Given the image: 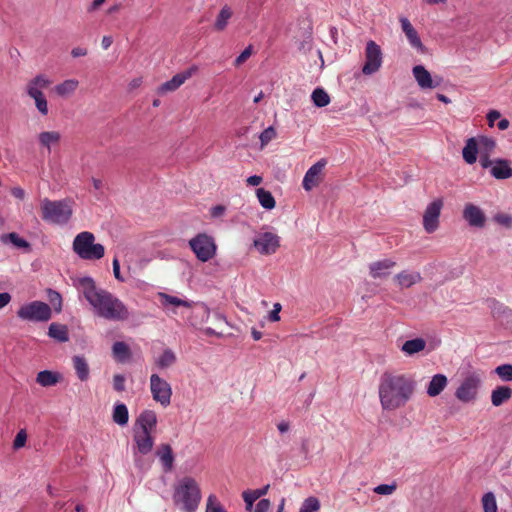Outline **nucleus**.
Returning a JSON list of instances; mask_svg holds the SVG:
<instances>
[{
	"label": "nucleus",
	"instance_id": "473e14b6",
	"mask_svg": "<svg viewBox=\"0 0 512 512\" xmlns=\"http://www.w3.org/2000/svg\"><path fill=\"white\" fill-rule=\"evenodd\" d=\"M232 15V9L228 5L223 6L216 17L214 29L219 32L225 30Z\"/></svg>",
	"mask_w": 512,
	"mask_h": 512
},
{
	"label": "nucleus",
	"instance_id": "72a5a7b5",
	"mask_svg": "<svg viewBox=\"0 0 512 512\" xmlns=\"http://www.w3.org/2000/svg\"><path fill=\"white\" fill-rule=\"evenodd\" d=\"M177 357L172 349L166 348L163 353L155 360V364L160 369H166L176 363Z\"/></svg>",
	"mask_w": 512,
	"mask_h": 512
},
{
	"label": "nucleus",
	"instance_id": "0e129e2a",
	"mask_svg": "<svg viewBox=\"0 0 512 512\" xmlns=\"http://www.w3.org/2000/svg\"><path fill=\"white\" fill-rule=\"evenodd\" d=\"M262 177L258 175H253L247 178L246 183L249 186H258L262 183Z\"/></svg>",
	"mask_w": 512,
	"mask_h": 512
},
{
	"label": "nucleus",
	"instance_id": "79ce46f5",
	"mask_svg": "<svg viewBox=\"0 0 512 512\" xmlns=\"http://www.w3.org/2000/svg\"><path fill=\"white\" fill-rule=\"evenodd\" d=\"M410 43V45L415 48L418 52L424 54L426 53V47L423 45L417 31L414 29L411 32L405 35Z\"/></svg>",
	"mask_w": 512,
	"mask_h": 512
},
{
	"label": "nucleus",
	"instance_id": "4d7b16f0",
	"mask_svg": "<svg viewBox=\"0 0 512 512\" xmlns=\"http://www.w3.org/2000/svg\"><path fill=\"white\" fill-rule=\"evenodd\" d=\"M271 507V503L268 499H261L252 512H268Z\"/></svg>",
	"mask_w": 512,
	"mask_h": 512
},
{
	"label": "nucleus",
	"instance_id": "4c0bfd02",
	"mask_svg": "<svg viewBox=\"0 0 512 512\" xmlns=\"http://www.w3.org/2000/svg\"><path fill=\"white\" fill-rule=\"evenodd\" d=\"M48 335L59 342H66L69 339L67 327L57 323L50 324Z\"/></svg>",
	"mask_w": 512,
	"mask_h": 512
},
{
	"label": "nucleus",
	"instance_id": "09e8293b",
	"mask_svg": "<svg viewBox=\"0 0 512 512\" xmlns=\"http://www.w3.org/2000/svg\"><path fill=\"white\" fill-rule=\"evenodd\" d=\"M276 137V131L275 129L270 126L266 128L261 134H260V141L262 147L267 145L270 141H272Z\"/></svg>",
	"mask_w": 512,
	"mask_h": 512
},
{
	"label": "nucleus",
	"instance_id": "7ed1b4c3",
	"mask_svg": "<svg viewBox=\"0 0 512 512\" xmlns=\"http://www.w3.org/2000/svg\"><path fill=\"white\" fill-rule=\"evenodd\" d=\"M201 498L199 484L192 477H183L174 488L173 502L183 512H195Z\"/></svg>",
	"mask_w": 512,
	"mask_h": 512
},
{
	"label": "nucleus",
	"instance_id": "13d9d810",
	"mask_svg": "<svg viewBox=\"0 0 512 512\" xmlns=\"http://www.w3.org/2000/svg\"><path fill=\"white\" fill-rule=\"evenodd\" d=\"M282 309V306L280 303H275L273 306V310L269 313V320L271 322H277L280 320V311Z\"/></svg>",
	"mask_w": 512,
	"mask_h": 512
},
{
	"label": "nucleus",
	"instance_id": "6e6552de",
	"mask_svg": "<svg viewBox=\"0 0 512 512\" xmlns=\"http://www.w3.org/2000/svg\"><path fill=\"white\" fill-rule=\"evenodd\" d=\"M481 379L478 375L467 376L455 391V397L463 403H471L477 399Z\"/></svg>",
	"mask_w": 512,
	"mask_h": 512
},
{
	"label": "nucleus",
	"instance_id": "393cba45",
	"mask_svg": "<svg viewBox=\"0 0 512 512\" xmlns=\"http://www.w3.org/2000/svg\"><path fill=\"white\" fill-rule=\"evenodd\" d=\"M269 490V485L264 486L260 489L245 490L242 493V498L245 502L246 511L252 512L253 504L256 500L266 495Z\"/></svg>",
	"mask_w": 512,
	"mask_h": 512
},
{
	"label": "nucleus",
	"instance_id": "bb28decb",
	"mask_svg": "<svg viewBox=\"0 0 512 512\" xmlns=\"http://www.w3.org/2000/svg\"><path fill=\"white\" fill-rule=\"evenodd\" d=\"M72 361L79 380L87 381L89 379L90 369L86 359L83 356L76 355L72 358Z\"/></svg>",
	"mask_w": 512,
	"mask_h": 512
},
{
	"label": "nucleus",
	"instance_id": "f8f14e48",
	"mask_svg": "<svg viewBox=\"0 0 512 512\" xmlns=\"http://www.w3.org/2000/svg\"><path fill=\"white\" fill-rule=\"evenodd\" d=\"M255 248L265 255L273 254L280 246V238L272 232L259 234L253 241Z\"/></svg>",
	"mask_w": 512,
	"mask_h": 512
},
{
	"label": "nucleus",
	"instance_id": "e433bc0d",
	"mask_svg": "<svg viewBox=\"0 0 512 512\" xmlns=\"http://www.w3.org/2000/svg\"><path fill=\"white\" fill-rule=\"evenodd\" d=\"M158 296H159L160 302H161L163 307H168V306L179 307V306H182V307L190 308L192 306V304L190 302H188L186 300H183V299H180V298H178L176 296H172V295L166 294V293H159Z\"/></svg>",
	"mask_w": 512,
	"mask_h": 512
},
{
	"label": "nucleus",
	"instance_id": "f704fd0d",
	"mask_svg": "<svg viewBox=\"0 0 512 512\" xmlns=\"http://www.w3.org/2000/svg\"><path fill=\"white\" fill-rule=\"evenodd\" d=\"M112 418L116 424L125 426L129 421V412L127 406L123 403H117L114 406Z\"/></svg>",
	"mask_w": 512,
	"mask_h": 512
},
{
	"label": "nucleus",
	"instance_id": "39448f33",
	"mask_svg": "<svg viewBox=\"0 0 512 512\" xmlns=\"http://www.w3.org/2000/svg\"><path fill=\"white\" fill-rule=\"evenodd\" d=\"M93 233L84 231L79 233L73 241L74 252L84 260H98L105 254V248L100 243H94Z\"/></svg>",
	"mask_w": 512,
	"mask_h": 512
},
{
	"label": "nucleus",
	"instance_id": "9b49d317",
	"mask_svg": "<svg viewBox=\"0 0 512 512\" xmlns=\"http://www.w3.org/2000/svg\"><path fill=\"white\" fill-rule=\"evenodd\" d=\"M441 198L432 201L425 209L423 214V227L427 233L435 232L439 227V217L443 208Z\"/></svg>",
	"mask_w": 512,
	"mask_h": 512
},
{
	"label": "nucleus",
	"instance_id": "8fccbe9b",
	"mask_svg": "<svg viewBox=\"0 0 512 512\" xmlns=\"http://www.w3.org/2000/svg\"><path fill=\"white\" fill-rule=\"evenodd\" d=\"M494 220L506 228L512 227V216L509 214L499 213L495 215Z\"/></svg>",
	"mask_w": 512,
	"mask_h": 512
},
{
	"label": "nucleus",
	"instance_id": "774afa93",
	"mask_svg": "<svg viewBox=\"0 0 512 512\" xmlns=\"http://www.w3.org/2000/svg\"><path fill=\"white\" fill-rule=\"evenodd\" d=\"M106 0H93V2L87 8L88 12H94L100 8L102 4L105 3Z\"/></svg>",
	"mask_w": 512,
	"mask_h": 512
},
{
	"label": "nucleus",
	"instance_id": "338daca9",
	"mask_svg": "<svg viewBox=\"0 0 512 512\" xmlns=\"http://www.w3.org/2000/svg\"><path fill=\"white\" fill-rule=\"evenodd\" d=\"M11 301V295L7 292L0 293V309L4 308Z\"/></svg>",
	"mask_w": 512,
	"mask_h": 512
},
{
	"label": "nucleus",
	"instance_id": "de8ad7c7",
	"mask_svg": "<svg viewBox=\"0 0 512 512\" xmlns=\"http://www.w3.org/2000/svg\"><path fill=\"white\" fill-rule=\"evenodd\" d=\"M205 512H227L217 497L213 494L209 495Z\"/></svg>",
	"mask_w": 512,
	"mask_h": 512
},
{
	"label": "nucleus",
	"instance_id": "aec40b11",
	"mask_svg": "<svg viewBox=\"0 0 512 512\" xmlns=\"http://www.w3.org/2000/svg\"><path fill=\"white\" fill-rule=\"evenodd\" d=\"M421 280L422 276L419 272H409L407 270L401 271L394 277V281L401 289L409 288L421 282Z\"/></svg>",
	"mask_w": 512,
	"mask_h": 512
},
{
	"label": "nucleus",
	"instance_id": "cd10ccee",
	"mask_svg": "<svg viewBox=\"0 0 512 512\" xmlns=\"http://www.w3.org/2000/svg\"><path fill=\"white\" fill-rule=\"evenodd\" d=\"M426 347V341L423 338L407 340L401 347V351L408 356H412L423 351Z\"/></svg>",
	"mask_w": 512,
	"mask_h": 512
},
{
	"label": "nucleus",
	"instance_id": "c756f323",
	"mask_svg": "<svg viewBox=\"0 0 512 512\" xmlns=\"http://www.w3.org/2000/svg\"><path fill=\"white\" fill-rule=\"evenodd\" d=\"M112 354L116 361L124 363L131 357V350L125 342L117 341L112 346Z\"/></svg>",
	"mask_w": 512,
	"mask_h": 512
},
{
	"label": "nucleus",
	"instance_id": "864d4df0",
	"mask_svg": "<svg viewBox=\"0 0 512 512\" xmlns=\"http://www.w3.org/2000/svg\"><path fill=\"white\" fill-rule=\"evenodd\" d=\"M396 490V485L381 484L374 488V492L380 495H390Z\"/></svg>",
	"mask_w": 512,
	"mask_h": 512
},
{
	"label": "nucleus",
	"instance_id": "f3484780",
	"mask_svg": "<svg viewBox=\"0 0 512 512\" xmlns=\"http://www.w3.org/2000/svg\"><path fill=\"white\" fill-rule=\"evenodd\" d=\"M463 218L470 226L482 228L485 225L486 217L484 212L476 205L468 203L463 210Z\"/></svg>",
	"mask_w": 512,
	"mask_h": 512
},
{
	"label": "nucleus",
	"instance_id": "e2e57ef3",
	"mask_svg": "<svg viewBox=\"0 0 512 512\" xmlns=\"http://www.w3.org/2000/svg\"><path fill=\"white\" fill-rule=\"evenodd\" d=\"M112 265H113V273H114L115 278H116L117 280H119V281L123 282V281H124V279H123V277L121 276V273H120V264H119V261H118V259H117V258H114Z\"/></svg>",
	"mask_w": 512,
	"mask_h": 512
},
{
	"label": "nucleus",
	"instance_id": "4be33fe9",
	"mask_svg": "<svg viewBox=\"0 0 512 512\" xmlns=\"http://www.w3.org/2000/svg\"><path fill=\"white\" fill-rule=\"evenodd\" d=\"M491 175L496 179H508L512 177V168L509 161L505 159H497L490 170Z\"/></svg>",
	"mask_w": 512,
	"mask_h": 512
},
{
	"label": "nucleus",
	"instance_id": "2f4dec72",
	"mask_svg": "<svg viewBox=\"0 0 512 512\" xmlns=\"http://www.w3.org/2000/svg\"><path fill=\"white\" fill-rule=\"evenodd\" d=\"M38 139L41 146L47 148L50 152L51 147L60 142L61 134L58 131H45L39 134Z\"/></svg>",
	"mask_w": 512,
	"mask_h": 512
},
{
	"label": "nucleus",
	"instance_id": "6e6d98bb",
	"mask_svg": "<svg viewBox=\"0 0 512 512\" xmlns=\"http://www.w3.org/2000/svg\"><path fill=\"white\" fill-rule=\"evenodd\" d=\"M26 440H27V434H26L25 430H20L17 433V435L14 439V442H13L14 449L22 448L25 445Z\"/></svg>",
	"mask_w": 512,
	"mask_h": 512
},
{
	"label": "nucleus",
	"instance_id": "603ef678",
	"mask_svg": "<svg viewBox=\"0 0 512 512\" xmlns=\"http://www.w3.org/2000/svg\"><path fill=\"white\" fill-rule=\"evenodd\" d=\"M252 55V46L249 45L248 47H246L242 53L235 59V62H234V65L236 67H239L240 65H242L243 63H245L248 58Z\"/></svg>",
	"mask_w": 512,
	"mask_h": 512
},
{
	"label": "nucleus",
	"instance_id": "9d476101",
	"mask_svg": "<svg viewBox=\"0 0 512 512\" xmlns=\"http://www.w3.org/2000/svg\"><path fill=\"white\" fill-rule=\"evenodd\" d=\"M150 389L153 399L163 406L170 404L172 389L170 384L157 374L150 377Z\"/></svg>",
	"mask_w": 512,
	"mask_h": 512
},
{
	"label": "nucleus",
	"instance_id": "4468645a",
	"mask_svg": "<svg viewBox=\"0 0 512 512\" xmlns=\"http://www.w3.org/2000/svg\"><path fill=\"white\" fill-rule=\"evenodd\" d=\"M197 71L196 66H192L186 71H183L181 73H178L172 77V79L166 81L162 85L158 87V94L164 95L168 92H173L177 90L182 84L185 83L186 80H188L190 77H192L193 74H195Z\"/></svg>",
	"mask_w": 512,
	"mask_h": 512
},
{
	"label": "nucleus",
	"instance_id": "f257e3e1",
	"mask_svg": "<svg viewBox=\"0 0 512 512\" xmlns=\"http://www.w3.org/2000/svg\"><path fill=\"white\" fill-rule=\"evenodd\" d=\"M75 286L97 316L117 322H124L130 318L128 307L111 292L98 288L93 278L81 277L77 279Z\"/></svg>",
	"mask_w": 512,
	"mask_h": 512
},
{
	"label": "nucleus",
	"instance_id": "c9c22d12",
	"mask_svg": "<svg viewBox=\"0 0 512 512\" xmlns=\"http://www.w3.org/2000/svg\"><path fill=\"white\" fill-rule=\"evenodd\" d=\"M79 81L76 79H67L55 86V92L61 97L73 94L78 88Z\"/></svg>",
	"mask_w": 512,
	"mask_h": 512
},
{
	"label": "nucleus",
	"instance_id": "69168bd1",
	"mask_svg": "<svg viewBox=\"0 0 512 512\" xmlns=\"http://www.w3.org/2000/svg\"><path fill=\"white\" fill-rule=\"evenodd\" d=\"M88 53L86 48L83 47H75L71 50V55L74 58L86 56Z\"/></svg>",
	"mask_w": 512,
	"mask_h": 512
},
{
	"label": "nucleus",
	"instance_id": "58836bf2",
	"mask_svg": "<svg viewBox=\"0 0 512 512\" xmlns=\"http://www.w3.org/2000/svg\"><path fill=\"white\" fill-rule=\"evenodd\" d=\"M256 195L261 206L265 209L271 210L275 207L276 202L272 193L264 188H258Z\"/></svg>",
	"mask_w": 512,
	"mask_h": 512
},
{
	"label": "nucleus",
	"instance_id": "423d86ee",
	"mask_svg": "<svg viewBox=\"0 0 512 512\" xmlns=\"http://www.w3.org/2000/svg\"><path fill=\"white\" fill-rule=\"evenodd\" d=\"M17 316L25 321L47 322L52 318V310L45 302L32 301L22 305L17 311Z\"/></svg>",
	"mask_w": 512,
	"mask_h": 512
},
{
	"label": "nucleus",
	"instance_id": "7c9ffc66",
	"mask_svg": "<svg viewBox=\"0 0 512 512\" xmlns=\"http://www.w3.org/2000/svg\"><path fill=\"white\" fill-rule=\"evenodd\" d=\"M478 146L475 138H469L463 148V159L468 164H473L477 160Z\"/></svg>",
	"mask_w": 512,
	"mask_h": 512
},
{
	"label": "nucleus",
	"instance_id": "2eb2a0df",
	"mask_svg": "<svg viewBox=\"0 0 512 512\" xmlns=\"http://www.w3.org/2000/svg\"><path fill=\"white\" fill-rule=\"evenodd\" d=\"M153 432L142 431L135 429L133 435V441L136 445L137 451L146 455L152 451L154 445V438L152 436Z\"/></svg>",
	"mask_w": 512,
	"mask_h": 512
},
{
	"label": "nucleus",
	"instance_id": "ea45409f",
	"mask_svg": "<svg viewBox=\"0 0 512 512\" xmlns=\"http://www.w3.org/2000/svg\"><path fill=\"white\" fill-rule=\"evenodd\" d=\"M311 99L315 106L322 108L329 105L331 99L329 94L321 87L313 90Z\"/></svg>",
	"mask_w": 512,
	"mask_h": 512
},
{
	"label": "nucleus",
	"instance_id": "5fc2aeb1",
	"mask_svg": "<svg viewBox=\"0 0 512 512\" xmlns=\"http://www.w3.org/2000/svg\"><path fill=\"white\" fill-rule=\"evenodd\" d=\"M113 388L117 392H123L125 390V377L121 374L113 376Z\"/></svg>",
	"mask_w": 512,
	"mask_h": 512
},
{
	"label": "nucleus",
	"instance_id": "412c9836",
	"mask_svg": "<svg viewBox=\"0 0 512 512\" xmlns=\"http://www.w3.org/2000/svg\"><path fill=\"white\" fill-rule=\"evenodd\" d=\"M138 430L153 432L157 424L156 413L152 410L143 411L137 418Z\"/></svg>",
	"mask_w": 512,
	"mask_h": 512
},
{
	"label": "nucleus",
	"instance_id": "052dcab7",
	"mask_svg": "<svg viewBox=\"0 0 512 512\" xmlns=\"http://www.w3.org/2000/svg\"><path fill=\"white\" fill-rule=\"evenodd\" d=\"M486 117L489 126L492 127L494 125V122L501 117V114L497 110H490Z\"/></svg>",
	"mask_w": 512,
	"mask_h": 512
},
{
	"label": "nucleus",
	"instance_id": "a211bd4d",
	"mask_svg": "<svg viewBox=\"0 0 512 512\" xmlns=\"http://www.w3.org/2000/svg\"><path fill=\"white\" fill-rule=\"evenodd\" d=\"M413 76L421 89H433L439 85V82H434L430 72L422 65L413 67Z\"/></svg>",
	"mask_w": 512,
	"mask_h": 512
},
{
	"label": "nucleus",
	"instance_id": "680f3d73",
	"mask_svg": "<svg viewBox=\"0 0 512 512\" xmlns=\"http://www.w3.org/2000/svg\"><path fill=\"white\" fill-rule=\"evenodd\" d=\"M400 23L405 35L415 29L410 23V21L405 17L400 18Z\"/></svg>",
	"mask_w": 512,
	"mask_h": 512
},
{
	"label": "nucleus",
	"instance_id": "a19ab883",
	"mask_svg": "<svg viewBox=\"0 0 512 512\" xmlns=\"http://www.w3.org/2000/svg\"><path fill=\"white\" fill-rule=\"evenodd\" d=\"M482 505L484 512H497V502L492 492H487L482 497Z\"/></svg>",
	"mask_w": 512,
	"mask_h": 512
},
{
	"label": "nucleus",
	"instance_id": "c03bdc74",
	"mask_svg": "<svg viewBox=\"0 0 512 512\" xmlns=\"http://www.w3.org/2000/svg\"><path fill=\"white\" fill-rule=\"evenodd\" d=\"M47 298L54 310L59 313L62 310V296L53 289H47Z\"/></svg>",
	"mask_w": 512,
	"mask_h": 512
},
{
	"label": "nucleus",
	"instance_id": "3c124183",
	"mask_svg": "<svg viewBox=\"0 0 512 512\" xmlns=\"http://www.w3.org/2000/svg\"><path fill=\"white\" fill-rule=\"evenodd\" d=\"M6 237L9 238L11 243L16 247L27 248L29 246L28 242L23 238H20L15 232L9 233Z\"/></svg>",
	"mask_w": 512,
	"mask_h": 512
},
{
	"label": "nucleus",
	"instance_id": "20e7f679",
	"mask_svg": "<svg viewBox=\"0 0 512 512\" xmlns=\"http://www.w3.org/2000/svg\"><path fill=\"white\" fill-rule=\"evenodd\" d=\"M43 221L54 225H65L73 214V201L70 199L50 200L44 198L40 204Z\"/></svg>",
	"mask_w": 512,
	"mask_h": 512
},
{
	"label": "nucleus",
	"instance_id": "c85d7f7f",
	"mask_svg": "<svg viewBox=\"0 0 512 512\" xmlns=\"http://www.w3.org/2000/svg\"><path fill=\"white\" fill-rule=\"evenodd\" d=\"M26 91H27V94L29 95V97L34 99L35 106H36L37 110L42 115H47L48 114V103H47V100H46L43 92L40 90H36L33 87H31L30 89H26Z\"/></svg>",
	"mask_w": 512,
	"mask_h": 512
},
{
	"label": "nucleus",
	"instance_id": "5701e85b",
	"mask_svg": "<svg viewBox=\"0 0 512 512\" xmlns=\"http://www.w3.org/2000/svg\"><path fill=\"white\" fill-rule=\"evenodd\" d=\"M448 379L443 374H436L432 377L427 386V394L430 397L438 396L447 386Z\"/></svg>",
	"mask_w": 512,
	"mask_h": 512
},
{
	"label": "nucleus",
	"instance_id": "bf43d9fd",
	"mask_svg": "<svg viewBox=\"0 0 512 512\" xmlns=\"http://www.w3.org/2000/svg\"><path fill=\"white\" fill-rule=\"evenodd\" d=\"M226 211V207L223 205H216L211 208L210 214L213 218L221 217Z\"/></svg>",
	"mask_w": 512,
	"mask_h": 512
},
{
	"label": "nucleus",
	"instance_id": "49530a36",
	"mask_svg": "<svg viewBox=\"0 0 512 512\" xmlns=\"http://www.w3.org/2000/svg\"><path fill=\"white\" fill-rule=\"evenodd\" d=\"M495 373L499 376L502 381H512V365L502 364L495 368Z\"/></svg>",
	"mask_w": 512,
	"mask_h": 512
},
{
	"label": "nucleus",
	"instance_id": "a18cd8bd",
	"mask_svg": "<svg viewBox=\"0 0 512 512\" xmlns=\"http://www.w3.org/2000/svg\"><path fill=\"white\" fill-rule=\"evenodd\" d=\"M320 509V502L316 497H308L302 503L299 512H316Z\"/></svg>",
	"mask_w": 512,
	"mask_h": 512
},
{
	"label": "nucleus",
	"instance_id": "1a4fd4ad",
	"mask_svg": "<svg viewBox=\"0 0 512 512\" xmlns=\"http://www.w3.org/2000/svg\"><path fill=\"white\" fill-rule=\"evenodd\" d=\"M382 65V51L378 44L370 40L366 44L365 63L362 72L365 75H371L377 72Z\"/></svg>",
	"mask_w": 512,
	"mask_h": 512
},
{
	"label": "nucleus",
	"instance_id": "f03ea898",
	"mask_svg": "<svg viewBox=\"0 0 512 512\" xmlns=\"http://www.w3.org/2000/svg\"><path fill=\"white\" fill-rule=\"evenodd\" d=\"M416 381L411 374L384 372L378 384V396L384 411L404 407L416 391Z\"/></svg>",
	"mask_w": 512,
	"mask_h": 512
},
{
	"label": "nucleus",
	"instance_id": "0eeeda50",
	"mask_svg": "<svg viewBox=\"0 0 512 512\" xmlns=\"http://www.w3.org/2000/svg\"><path fill=\"white\" fill-rule=\"evenodd\" d=\"M189 247L194 252L196 258L201 262H207L214 258L217 251V245L213 237L206 233H199L189 240Z\"/></svg>",
	"mask_w": 512,
	"mask_h": 512
},
{
	"label": "nucleus",
	"instance_id": "ddd939ff",
	"mask_svg": "<svg viewBox=\"0 0 512 512\" xmlns=\"http://www.w3.org/2000/svg\"><path fill=\"white\" fill-rule=\"evenodd\" d=\"M326 164V159H320L307 170L302 181V186L306 191H311L321 183Z\"/></svg>",
	"mask_w": 512,
	"mask_h": 512
},
{
	"label": "nucleus",
	"instance_id": "37998d69",
	"mask_svg": "<svg viewBox=\"0 0 512 512\" xmlns=\"http://www.w3.org/2000/svg\"><path fill=\"white\" fill-rule=\"evenodd\" d=\"M50 84L51 81L45 75L39 74L29 81L26 89H30L31 87H33L36 90L41 91L42 89L47 88Z\"/></svg>",
	"mask_w": 512,
	"mask_h": 512
},
{
	"label": "nucleus",
	"instance_id": "dca6fc26",
	"mask_svg": "<svg viewBox=\"0 0 512 512\" xmlns=\"http://www.w3.org/2000/svg\"><path fill=\"white\" fill-rule=\"evenodd\" d=\"M395 266L396 262L391 259L378 260L369 265V273L373 279H384L390 275L391 269Z\"/></svg>",
	"mask_w": 512,
	"mask_h": 512
},
{
	"label": "nucleus",
	"instance_id": "a878e982",
	"mask_svg": "<svg viewBox=\"0 0 512 512\" xmlns=\"http://www.w3.org/2000/svg\"><path fill=\"white\" fill-rule=\"evenodd\" d=\"M62 376L59 372L43 370L37 374L36 382L42 387H50L59 383Z\"/></svg>",
	"mask_w": 512,
	"mask_h": 512
},
{
	"label": "nucleus",
	"instance_id": "b1692460",
	"mask_svg": "<svg viewBox=\"0 0 512 512\" xmlns=\"http://www.w3.org/2000/svg\"><path fill=\"white\" fill-rule=\"evenodd\" d=\"M512 397V389L509 386H497L491 393V403L495 407L503 405Z\"/></svg>",
	"mask_w": 512,
	"mask_h": 512
},
{
	"label": "nucleus",
	"instance_id": "6ab92c4d",
	"mask_svg": "<svg viewBox=\"0 0 512 512\" xmlns=\"http://www.w3.org/2000/svg\"><path fill=\"white\" fill-rule=\"evenodd\" d=\"M156 456L160 459L164 471L170 472L174 464L172 447L167 443L161 444L156 451Z\"/></svg>",
	"mask_w": 512,
	"mask_h": 512
}]
</instances>
